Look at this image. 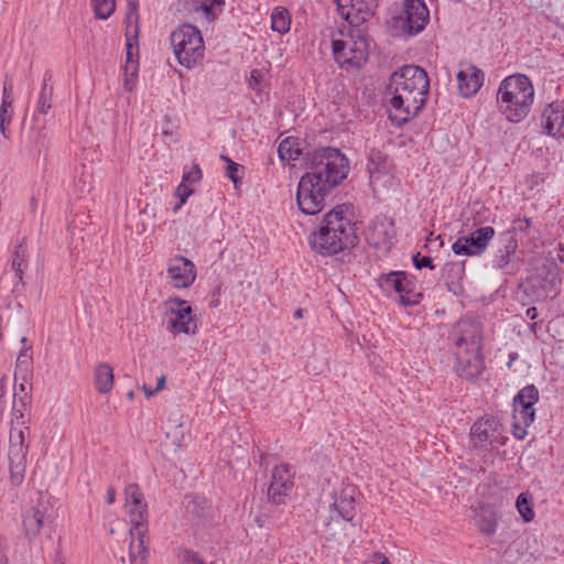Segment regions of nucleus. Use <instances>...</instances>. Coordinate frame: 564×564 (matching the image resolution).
<instances>
[{"mask_svg":"<svg viewBox=\"0 0 564 564\" xmlns=\"http://www.w3.org/2000/svg\"><path fill=\"white\" fill-rule=\"evenodd\" d=\"M52 74L46 72L43 77V84L36 100L34 117L47 115L53 107V86L50 85Z\"/></svg>","mask_w":564,"mask_h":564,"instance_id":"28","label":"nucleus"},{"mask_svg":"<svg viewBox=\"0 0 564 564\" xmlns=\"http://www.w3.org/2000/svg\"><path fill=\"white\" fill-rule=\"evenodd\" d=\"M379 288L388 293L395 292L402 306H413L421 302L422 293L415 291L414 279L405 271H391L378 278Z\"/></svg>","mask_w":564,"mask_h":564,"instance_id":"11","label":"nucleus"},{"mask_svg":"<svg viewBox=\"0 0 564 564\" xmlns=\"http://www.w3.org/2000/svg\"><path fill=\"white\" fill-rule=\"evenodd\" d=\"M46 510L42 503H37L22 511V532L29 542L36 539L44 528Z\"/></svg>","mask_w":564,"mask_h":564,"instance_id":"24","label":"nucleus"},{"mask_svg":"<svg viewBox=\"0 0 564 564\" xmlns=\"http://www.w3.org/2000/svg\"><path fill=\"white\" fill-rule=\"evenodd\" d=\"M185 560L189 562V564H204L198 556L193 552H187L185 555Z\"/></svg>","mask_w":564,"mask_h":564,"instance_id":"48","label":"nucleus"},{"mask_svg":"<svg viewBox=\"0 0 564 564\" xmlns=\"http://www.w3.org/2000/svg\"><path fill=\"white\" fill-rule=\"evenodd\" d=\"M291 25V15L283 7H276L271 13V29L280 34L289 32Z\"/></svg>","mask_w":564,"mask_h":564,"instance_id":"34","label":"nucleus"},{"mask_svg":"<svg viewBox=\"0 0 564 564\" xmlns=\"http://www.w3.org/2000/svg\"><path fill=\"white\" fill-rule=\"evenodd\" d=\"M36 205V199L34 197L31 198V206L34 208Z\"/></svg>","mask_w":564,"mask_h":564,"instance_id":"60","label":"nucleus"},{"mask_svg":"<svg viewBox=\"0 0 564 564\" xmlns=\"http://www.w3.org/2000/svg\"><path fill=\"white\" fill-rule=\"evenodd\" d=\"M460 96L469 98L478 93L485 79V74L475 65L467 64L456 76Z\"/></svg>","mask_w":564,"mask_h":564,"instance_id":"23","label":"nucleus"},{"mask_svg":"<svg viewBox=\"0 0 564 564\" xmlns=\"http://www.w3.org/2000/svg\"><path fill=\"white\" fill-rule=\"evenodd\" d=\"M294 473L289 464L275 466L272 470V480L268 488V498L275 505L285 502L293 488Z\"/></svg>","mask_w":564,"mask_h":564,"instance_id":"19","label":"nucleus"},{"mask_svg":"<svg viewBox=\"0 0 564 564\" xmlns=\"http://www.w3.org/2000/svg\"><path fill=\"white\" fill-rule=\"evenodd\" d=\"M495 234L491 226L480 227L468 236L459 237L452 245V250L457 256H479L487 249Z\"/></svg>","mask_w":564,"mask_h":564,"instance_id":"16","label":"nucleus"},{"mask_svg":"<svg viewBox=\"0 0 564 564\" xmlns=\"http://www.w3.org/2000/svg\"><path fill=\"white\" fill-rule=\"evenodd\" d=\"M393 224L380 220L369 227L367 240L376 249L389 251L393 245Z\"/></svg>","mask_w":564,"mask_h":564,"instance_id":"25","label":"nucleus"},{"mask_svg":"<svg viewBox=\"0 0 564 564\" xmlns=\"http://www.w3.org/2000/svg\"><path fill=\"white\" fill-rule=\"evenodd\" d=\"M376 564H390L389 560L382 553L375 554Z\"/></svg>","mask_w":564,"mask_h":564,"instance_id":"52","label":"nucleus"},{"mask_svg":"<svg viewBox=\"0 0 564 564\" xmlns=\"http://www.w3.org/2000/svg\"><path fill=\"white\" fill-rule=\"evenodd\" d=\"M535 90L524 74L505 77L498 87L496 102L499 112L511 123L522 122L531 112Z\"/></svg>","mask_w":564,"mask_h":564,"instance_id":"4","label":"nucleus"},{"mask_svg":"<svg viewBox=\"0 0 564 564\" xmlns=\"http://www.w3.org/2000/svg\"><path fill=\"white\" fill-rule=\"evenodd\" d=\"M225 0H185L184 10L200 24L215 22L224 10Z\"/></svg>","mask_w":564,"mask_h":564,"instance_id":"20","label":"nucleus"},{"mask_svg":"<svg viewBox=\"0 0 564 564\" xmlns=\"http://www.w3.org/2000/svg\"><path fill=\"white\" fill-rule=\"evenodd\" d=\"M355 224L345 216L344 206H337L323 217L319 229L311 235L312 249L322 256H333L357 246Z\"/></svg>","mask_w":564,"mask_h":564,"instance_id":"3","label":"nucleus"},{"mask_svg":"<svg viewBox=\"0 0 564 564\" xmlns=\"http://www.w3.org/2000/svg\"><path fill=\"white\" fill-rule=\"evenodd\" d=\"M542 128L544 132L555 139H564V104L553 101L542 112Z\"/></svg>","mask_w":564,"mask_h":564,"instance_id":"22","label":"nucleus"},{"mask_svg":"<svg viewBox=\"0 0 564 564\" xmlns=\"http://www.w3.org/2000/svg\"><path fill=\"white\" fill-rule=\"evenodd\" d=\"M95 386L99 393H108L113 386V370L106 364L101 362L95 368Z\"/></svg>","mask_w":564,"mask_h":564,"instance_id":"29","label":"nucleus"},{"mask_svg":"<svg viewBox=\"0 0 564 564\" xmlns=\"http://www.w3.org/2000/svg\"><path fill=\"white\" fill-rule=\"evenodd\" d=\"M143 391L145 392V394L148 397H152V395H154L156 393V391H154V389H151V388H149L147 386H143Z\"/></svg>","mask_w":564,"mask_h":564,"instance_id":"56","label":"nucleus"},{"mask_svg":"<svg viewBox=\"0 0 564 564\" xmlns=\"http://www.w3.org/2000/svg\"><path fill=\"white\" fill-rule=\"evenodd\" d=\"M531 226V219L530 218H518L513 221L512 225V231H525Z\"/></svg>","mask_w":564,"mask_h":564,"instance_id":"46","label":"nucleus"},{"mask_svg":"<svg viewBox=\"0 0 564 564\" xmlns=\"http://www.w3.org/2000/svg\"><path fill=\"white\" fill-rule=\"evenodd\" d=\"M61 562L65 563L62 556V551L58 549L55 553V564H61Z\"/></svg>","mask_w":564,"mask_h":564,"instance_id":"55","label":"nucleus"},{"mask_svg":"<svg viewBox=\"0 0 564 564\" xmlns=\"http://www.w3.org/2000/svg\"><path fill=\"white\" fill-rule=\"evenodd\" d=\"M169 311L174 316L170 319L167 330L172 334L194 335L197 330V323L192 316V307L187 301L172 297L166 301Z\"/></svg>","mask_w":564,"mask_h":564,"instance_id":"15","label":"nucleus"},{"mask_svg":"<svg viewBox=\"0 0 564 564\" xmlns=\"http://www.w3.org/2000/svg\"><path fill=\"white\" fill-rule=\"evenodd\" d=\"M170 41L177 62L186 68H193L204 57V40L194 24L184 23L176 28Z\"/></svg>","mask_w":564,"mask_h":564,"instance_id":"7","label":"nucleus"},{"mask_svg":"<svg viewBox=\"0 0 564 564\" xmlns=\"http://www.w3.org/2000/svg\"><path fill=\"white\" fill-rule=\"evenodd\" d=\"M429 89L430 79L422 67L405 65L395 70L386 89L390 96V119L398 126L409 122L425 105Z\"/></svg>","mask_w":564,"mask_h":564,"instance_id":"2","label":"nucleus"},{"mask_svg":"<svg viewBox=\"0 0 564 564\" xmlns=\"http://www.w3.org/2000/svg\"><path fill=\"white\" fill-rule=\"evenodd\" d=\"M535 327H536V324H535V323H532V324L530 325V329H531V330H535Z\"/></svg>","mask_w":564,"mask_h":564,"instance_id":"61","label":"nucleus"},{"mask_svg":"<svg viewBox=\"0 0 564 564\" xmlns=\"http://www.w3.org/2000/svg\"><path fill=\"white\" fill-rule=\"evenodd\" d=\"M278 154L281 161L291 162L299 159L301 149L295 139L285 138L278 147Z\"/></svg>","mask_w":564,"mask_h":564,"instance_id":"35","label":"nucleus"},{"mask_svg":"<svg viewBox=\"0 0 564 564\" xmlns=\"http://www.w3.org/2000/svg\"><path fill=\"white\" fill-rule=\"evenodd\" d=\"M413 264L416 269L421 270L422 268L434 269L433 260L431 257L423 256L421 257L420 252L413 256Z\"/></svg>","mask_w":564,"mask_h":564,"instance_id":"44","label":"nucleus"},{"mask_svg":"<svg viewBox=\"0 0 564 564\" xmlns=\"http://www.w3.org/2000/svg\"><path fill=\"white\" fill-rule=\"evenodd\" d=\"M31 349V347L22 350L17 359L15 365V377L19 373L24 372V375H28L32 365V356L28 351Z\"/></svg>","mask_w":564,"mask_h":564,"instance_id":"40","label":"nucleus"},{"mask_svg":"<svg viewBox=\"0 0 564 564\" xmlns=\"http://www.w3.org/2000/svg\"><path fill=\"white\" fill-rule=\"evenodd\" d=\"M220 159L224 160L227 163L226 167V176L234 183L238 184L240 182V175L239 173L242 172L243 166L234 162L227 155H220Z\"/></svg>","mask_w":564,"mask_h":564,"instance_id":"39","label":"nucleus"},{"mask_svg":"<svg viewBox=\"0 0 564 564\" xmlns=\"http://www.w3.org/2000/svg\"><path fill=\"white\" fill-rule=\"evenodd\" d=\"M356 488L354 486H346L339 492L334 495V502L330 506L329 521L325 527L330 528L333 523L336 525L343 521L349 522L356 516Z\"/></svg>","mask_w":564,"mask_h":564,"instance_id":"17","label":"nucleus"},{"mask_svg":"<svg viewBox=\"0 0 564 564\" xmlns=\"http://www.w3.org/2000/svg\"><path fill=\"white\" fill-rule=\"evenodd\" d=\"M0 564H6V561L0 558Z\"/></svg>","mask_w":564,"mask_h":564,"instance_id":"64","label":"nucleus"},{"mask_svg":"<svg viewBox=\"0 0 564 564\" xmlns=\"http://www.w3.org/2000/svg\"><path fill=\"white\" fill-rule=\"evenodd\" d=\"M561 269L553 260H545L523 284L524 293L534 301L546 299L561 283Z\"/></svg>","mask_w":564,"mask_h":564,"instance_id":"10","label":"nucleus"},{"mask_svg":"<svg viewBox=\"0 0 564 564\" xmlns=\"http://www.w3.org/2000/svg\"><path fill=\"white\" fill-rule=\"evenodd\" d=\"M558 259L561 262H564V245L561 246V248H560Z\"/></svg>","mask_w":564,"mask_h":564,"instance_id":"57","label":"nucleus"},{"mask_svg":"<svg viewBox=\"0 0 564 564\" xmlns=\"http://www.w3.org/2000/svg\"><path fill=\"white\" fill-rule=\"evenodd\" d=\"M459 336L455 340L456 372L466 380L477 378L485 369L481 356V336L473 323H459Z\"/></svg>","mask_w":564,"mask_h":564,"instance_id":"6","label":"nucleus"},{"mask_svg":"<svg viewBox=\"0 0 564 564\" xmlns=\"http://www.w3.org/2000/svg\"><path fill=\"white\" fill-rule=\"evenodd\" d=\"M476 525L480 533L492 535L498 527L496 512L490 507H482L477 516Z\"/></svg>","mask_w":564,"mask_h":564,"instance_id":"31","label":"nucleus"},{"mask_svg":"<svg viewBox=\"0 0 564 564\" xmlns=\"http://www.w3.org/2000/svg\"><path fill=\"white\" fill-rule=\"evenodd\" d=\"M386 162L387 159L379 151H372L369 154L367 169L371 182H376L379 177V174L386 170Z\"/></svg>","mask_w":564,"mask_h":564,"instance_id":"37","label":"nucleus"},{"mask_svg":"<svg viewBox=\"0 0 564 564\" xmlns=\"http://www.w3.org/2000/svg\"><path fill=\"white\" fill-rule=\"evenodd\" d=\"M116 501V490L112 486L107 489V502L112 505Z\"/></svg>","mask_w":564,"mask_h":564,"instance_id":"51","label":"nucleus"},{"mask_svg":"<svg viewBox=\"0 0 564 564\" xmlns=\"http://www.w3.org/2000/svg\"><path fill=\"white\" fill-rule=\"evenodd\" d=\"M91 4L95 11V15L98 19L106 20L115 11V0H91Z\"/></svg>","mask_w":564,"mask_h":564,"instance_id":"38","label":"nucleus"},{"mask_svg":"<svg viewBox=\"0 0 564 564\" xmlns=\"http://www.w3.org/2000/svg\"><path fill=\"white\" fill-rule=\"evenodd\" d=\"M167 276L174 288H188L196 279L195 264L185 257H175L170 261Z\"/></svg>","mask_w":564,"mask_h":564,"instance_id":"21","label":"nucleus"},{"mask_svg":"<svg viewBox=\"0 0 564 564\" xmlns=\"http://www.w3.org/2000/svg\"><path fill=\"white\" fill-rule=\"evenodd\" d=\"M527 316L530 319H535L538 317V310L536 307L532 306L527 310Z\"/></svg>","mask_w":564,"mask_h":564,"instance_id":"53","label":"nucleus"},{"mask_svg":"<svg viewBox=\"0 0 564 564\" xmlns=\"http://www.w3.org/2000/svg\"><path fill=\"white\" fill-rule=\"evenodd\" d=\"M368 40L359 33L347 40L333 39L332 51L341 68H360L368 59Z\"/></svg>","mask_w":564,"mask_h":564,"instance_id":"8","label":"nucleus"},{"mask_svg":"<svg viewBox=\"0 0 564 564\" xmlns=\"http://www.w3.org/2000/svg\"><path fill=\"white\" fill-rule=\"evenodd\" d=\"M164 384H165V377L162 376L158 379V384L154 388V391L159 392L164 387Z\"/></svg>","mask_w":564,"mask_h":564,"instance_id":"54","label":"nucleus"},{"mask_svg":"<svg viewBox=\"0 0 564 564\" xmlns=\"http://www.w3.org/2000/svg\"><path fill=\"white\" fill-rule=\"evenodd\" d=\"M315 360V358H313L312 360L308 361L307 366H306V369L308 371V373H313V375H319L324 371L323 368L321 369H317L316 367L313 366V361Z\"/></svg>","mask_w":564,"mask_h":564,"instance_id":"49","label":"nucleus"},{"mask_svg":"<svg viewBox=\"0 0 564 564\" xmlns=\"http://www.w3.org/2000/svg\"><path fill=\"white\" fill-rule=\"evenodd\" d=\"M183 503L186 512L195 518L204 517L206 511L210 508L204 497L195 494L186 495Z\"/></svg>","mask_w":564,"mask_h":564,"instance_id":"33","label":"nucleus"},{"mask_svg":"<svg viewBox=\"0 0 564 564\" xmlns=\"http://www.w3.org/2000/svg\"><path fill=\"white\" fill-rule=\"evenodd\" d=\"M139 72V61L133 56V45L128 39L126 44V63L123 66V85L126 90L131 91L137 83Z\"/></svg>","mask_w":564,"mask_h":564,"instance_id":"27","label":"nucleus"},{"mask_svg":"<svg viewBox=\"0 0 564 564\" xmlns=\"http://www.w3.org/2000/svg\"><path fill=\"white\" fill-rule=\"evenodd\" d=\"M7 382L6 379H0V419H2L6 408Z\"/></svg>","mask_w":564,"mask_h":564,"instance_id":"47","label":"nucleus"},{"mask_svg":"<svg viewBox=\"0 0 564 564\" xmlns=\"http://www.w3.org/2000/svg\"><path fill=\"white\" fill-rule=\"evenodd\" d=\"M29 445L25 443L24 432L22 430L17 433H10L8 459L10 470V482L19 487L24 481L26 470V456Z\"/></svg>","mask_w":564,"mask_h":564,"instance_id":"12","label":"nucleus"},{"mask_svg":"<svg viewBox=\"0 0 564 564\" xmlns=\"http://www.w3.org/2000/svg\"><path fill=\"white\" fill-rule=\"evenodd\" d=\"M31 394L29 392H24L20 395V392L15 391L13 393V404H12V422L19 425L25 424V412L31 409Z\"/></svg>","mask_w":564,"mask_h":564,"instance_id":"30","label":"nucleus"},{"mask_svg":"<svg viewBox=\"0 0 564 564\" xmlns=\"http://www.w3.org/2000/svg\"><path fill=\"white\" fill-rule=\"evenodd\" d=\"M124 509L131 528L129 545V564H147L148 557V506L137 484L124 488Z\"/></svg>","mask_w":564,"mask_h":564,"instance_id":"5","label":"nucleus"},{"mask_svg":"<svg viewBox=\"0 0 564 564\" xmlns=\"http://www.w3.org/2000/svg\"><path fill=\"white\" fill-rule=\"evenodd\" d=\"M499 243L494 262L498 269H505L510 263L511 256L516 253L518 242L511 231H505L499 236Z\"/></svg>","mask_w":564,"mask_h":564,"instance_id":"26","label":"nucleus"},{"mask_svg":"<svg viewBox=\"0 0 564 564\" xmlns=\"http://www.w3.org/2000/svg\"><path fill=\"white\" fill-rule=\"evenodd\" d=\"M23 378V382H21L19 386H14V392L18 391L20 392V395H22L24 392H28L26 391V375H23L22 376Z\"/></svg>","mask_w":564,"mask_h":564,"instance_id":"50","label":"nucleus"},{"mask_svg":"<svg viewBox=\"0 0 564 564\" xmlns=\"http://www.w3.org/2000/svg\"><path fill=\"white\" fill-rule=\"evenodd\" d=\"M539 400V390L534 384L521 389L513 399L512 433L518 440H523L528 427L535 417L534 404Z\"/></svg>","mask_w":564,"mask_h":564,"instance_id":"9","label":"nucleus"},{"mask_svg":"<svg viewBox=\"0 0 564 564\" xmlns=\"http://www.w3.org/2000/svg\"><path fill=\"white\" fill-rule=\"evenodd\" d=\"M24 241L25 239L23 238L22 241L15 247L11 261V268L14 271V276L19 280V282L23 281V273L28 268V251Z\"/></svg>","mask_w":564,"mask_h":564,"instance_id":"32","label":"nucleus"},{"mask_svg":"<svg viewBox=\"0 0 564 564\" xmlns=\"http://www.w3.org/2000/svg\"><path fill=\"white\" fill-rule=\"evenodd\" d=\"M470 440L476 449L488 451L495 445L503 444L499 422L494 417H481L470 429Z\"/></svg>","mask_w":564,"mask_h":564,"instance_id":"14","label":"nucleus"},{"mask_svg":"<svg viewBox=\"0 0 564 564\" xmlns=\"http://www.w3.org/2000/svg\"><path fill=\"white\" fill-rule=\"evenodd\" d=\"M430 20V11L423 0H404L403 14L395 24L403 33L412 36L422 32Z\"/></svg>","mask_w":564,"mask_h":564,"instance_id":"13","label":"nucleus"},{"mask_svg":"<svg viewBox=\"0 0 564 564\" xmlns=\"http://www.w3.org/2000/svg\"><path fill=\"white\" fill-rule=\"evenodd\" d=\"M338 14L350 25L358 26L368 21L377 7V0H334Z\"/></svg>","mask_w":564,"mask_h":564,"instance_id":"18","label":"nucleus"},{"mask_svg":"<svg viewBox=\"0 0 564 564\" xmlns=\"http://www.w3.org/2000/svg\"><path fill=\"white\" fill-rule=\"evenodd\" d=\"M194 193V189L187 184H182L176 187L175 196L181 200V204H185L187 198Z\"/></svg>","mask_w":564,"mask_h":564,"instance_id":"45","label":"nucleus"},{"mask_svg":"<svg viewBox=\"0 0 564 564\" xmlns=\"http://www.w3.org/2000/svg\"><path fill=\"white\" fill-rule=\"evenodd\" d=\"M307 172L297 184L296 203L305 215H316L325 207V198L348 175L347 158L336 148L314 150L307 159Z\"/></svg>","mask_w":564,"mask_h":564,"instance_id":"1","label":"nucleus"},{"mask_svg":"<svg viewBox=\"0 0 564 564\" xmlns=\"http://www.w3.org/2000/svg\"><path fill=\"white\" fill-rule=\"evenodd\" d=\"M25 341H26V338H25V337H22V338H21V343H23V344H24Z\"/></svg>","mask_w":564,"mask_h":564,"instance_id":"63","label":"nucleus"},{"mask_svg":"<svg viewBox=\"0 0 564 564\" xmlns=\"http://www.w3.org/2000/svg\"><path fill=\"white\" fill-rule=\"evenodd\" d=\"M217 303H218V300H215V301H213V302L210 303V306L216 307V306H217Z\"/></svg>","mask_w":564,"mask_h":564,"instance_id":"62","label":"nucleus"},{"mask_svg":"<svg viewBox=\"0 0 564 564\" xmlns=\"http://www.w3.org/2000/svg\"><path fill=\"white\" fill-rule=\"evenodd\" d=\"M202 170L197 163H195L192 170L184 172L182 176V184H187L191 186L192 184H196L202 180Z\"/></svg>","mask_w":564,"mask_h":564,"instance_id":"41","label":"nucleus"},{"mask_svg":"<svg viewBox=\"0 0 564 564\" xmlns=\"http://www.w3.org/2000/svg\"><path fill=\"white\" fill-rule=\"evenodd\" d=\"M516 507L524 522H531L535 513L532 509V497L529 492H521L516 501Z\"/></svg>","mask_w":564,"mask_h":564,"instance_id":"36","label":"nucleus"},{"mask_svg":"<svg viewBox=\"0 0 564 564\" xmlns=\"http://www.w3.org/2000/svg\"><path fill=\"white\" fill-rule=\"evenodd\" d=\"M303 316V310L302 308H297L295 312H294V317L295 318H301Z\"/></svg>","mask_w":564,"mask_h":564,"instance_id":"58","label":"nucleus"},{"mask_svg":"<svg viewBox=\"0 0 564 564\" xmlns=\"http://www.w3.org/2000/svg\"><path fill=\"white\" fill-rule=\"evenodd\" d=\"M183 204H181V200L173 207V212L177 213L178 209L182 207Z\"/></svg>","mask_w":564,"mask_h":564,"instance_id":"59","label":"nucleus"},{"mask_svg":"<svg viewBox=\"0 0 564 564\" xmlns=\"http://www.w3.org/2000/svg\"><path fill=\"white\" fill-rule=\"evenodd\" d=\"M12 90H13L12 79L9 78L8 76H6V78L3 80V90H2V100H1V104H4V106H12V104H13Z\"/></svg>","mask_w":564,"mask_h":564,"instance_id":"43","label":"nucleus"},{"mask_svg":"<svg viewBox=\"0 0 564 564\" xmlns=\"http://www.w3.org/2000/svg\"><path fill=\"white\" fill-rule=\"evenodd\" d=\"M12 106H4L1 104L0 106V132L4 138H8L7 134V126L11 123L12 120V111L10 110Z\"/></svg>","mask_w":564,"mask_h":564,"instance_id":"42","label":"nucleus"}]
</instances>
